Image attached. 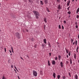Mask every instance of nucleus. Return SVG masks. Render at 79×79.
Segmentation results:
<instances>
[{
    "label": "nucleus",
    "mask_w": 79,
    "mask_h": 79,
    "mask_svg": "<svg viewBox=\"0 0 79 79\" xmlns=\"http://www.w3.org/2000/svg\"><path fill=\"white\" fill-rule=\"evenodd\" d=\"M57 79H60V75H58L57 76Z\"/></svg>",
    "instance_id": "412c9836"
},
{
    "label": "nucleus",
    "mask_w": 79,
    "mask_h": 79,
    "mask_svg": "<svg viewBox=\"0 0 79 79\" xmlns=\"http://www.w3.org/2000/svg\"><path fill=\"white\" fill-rule=\"evenodd\" d=\"M55 63H56L55 61L52 60V64L55 65Z\"/></svg>",
    "instance_id": "f8f14e48"
},
{
    "label": "nucleus",
    "mask_w": 79,
    "mask_h": 79,
    "mask_svg": "<svg viewBox=\"0 0 79 79\" xmlns=\"http://www.w3.org/2000/svg\"><path fill=\"white\" fill-rule=\"evenodd\" d=\"M33 13H34V14L35 15V16H39V15H39V12L35 10H34L33 11Z\"/></svg>",
    "instance_id": "7ed1b4c3"
},
{
    "label": "nucleus",
    "mask_w": 79,
    "mask_h": 79,
    "mask_svg": "<svg viewBox=\"0 0 79 79\" xmlns=\"http://www.w3.org/2000/svg\"><path fill=\"white\" fill-rule=\"evenodd\" d=\"M79 49V47L78 46L77 47V49H76V51L77 53L78 52V49Z\"/></svg>",
    "instance_id": "6ab92c4d"
},
{
    "label": "nucleus",
    "mask_w": 79,
    "mask_h": 79,
    "mask_svg": "<svg viewBox=\"0 0 79 79\" xmlns=\"http://www.w3.org/2000/svg\"><path fill=\"white\" fill-rule=\"evenodd\" d=\"M70 8V6H69V7L67 8V10L68 11H69V8Z\"/></svg>",
    "instance_id": "7c9ffc66"
},
{
    "label": "nucleus",
    "mask_w": 79,
    "mask_h": 79,
    "mask_svg": "<svg viewBox=\"0 0 79 79\" xmlns=\"http://www.w3.org/2000/svg\"><path fill=\"white\" fill-rule=\"evenodd\" d=\"M2 79H6V78H5V76H3Z\"/></svg>",
    "instance_id": "c9c22d12"
},
{
    "label": "nucleus",
    "mask_w": 79,
    "mask_h": 79,
    "mask_svg": "<svg viewBox=\"0 0 79 79\" xmlns=\"http://www.w3.org/2000/svg\"><path fill=\"white\" fill-rule=\"evenodd\" d=\"M74 0H72V2H74Z\"/></svg>",
    "instance_id": "338daca9"
},
{
    "label": "nucleus",
    "mask_w": 79,
    "mask_h": 79,
    "mask_svg": "<svg viewBox=\"0 0 79 79\" xmlns=\"http://www.w3.org/2000/svg\"><path fill=\"white\" fill-rule=\"evenodd\" d=\"M10 55L11 56L12 55V53H11V54H10Z\"/></svg>",
    "instance_id": "69168bd1"
},
{
    "label": "nucleus",
    "mask_w": 79,
    "mask_h": 79,
    "mask_svg": "<svg viewBox=\"0 0 79 79\" xmlns=\"http://www.w3.org/2000/svg\"><path fill=\"white\" fill-rule=\"evenodd\" d=\"M49 56H51L52 53H49Z\"/></svg>",
    "instance_id": "a18cd8bd"
},
{
    "label": "nucleus",
    "mask_w": 79,
    "mask_h": 79,
    "mask_svg": "<svg viewBox=\"0 0 79 79\" xmlns=\"http://www.w3.org/2000/svg\"><path fill=\"white\" fill-rule=\"evenodd\" d=\"M48 45L49 47H51V45L50 44L49 42H48Z\"/></svg>",
    "instance_id": "b1692460"
},
{
    "label": "nucleus",
    "mask_w": 79,
    "mask_h": 79,
    "mask_svg": "<svg viewBox=\"0 0 79 79\" xmlns=\"http://www.w3.org/2000/svg\"><path fill=\"white\" fill-rule=\"evenodd\" d=\"M77 45V40H75V46H76Z\"/></svg>",
    "instance_id": "a211bd4d"
},
{
    "label": "nucleus",
    "mask_w": 79,
    "mask_h": 79,
    "mask_svg": "<svg viewBox=\"0 0 79 79\" xmlns=\"http://www.w3.org/2000/svg\"><path fill=\"white\" fill-rule=\"evenodd\" d=\"M20 58H21V59H22V60H24L21 57H20Z\"/></svg>",
    "instance_id": "864d4df0"
},
{
    "label": "nucleus",
    "mask_w": 79,
    "mask_h": 79,
    "mask_svg": "<svg viewBox=\"0 0 79 79\" xmlns=\"http://www.w3.org/2000/svg\"><path fill=\"white\" fill-rule=\"evenodd\" d=\"M58 56L59 58V60H61V56L59 55Z\"/></svg>",
    "instance_id": "f3484780"
},
{
    "label": "nucleus",
    "mask_w": 79,
    "mask_h": 79,
    "mask_svg": "<svg viewBox=\"0 0 79 79\" xmlns=\"http://www.w3.org/2000/svg\"><path fill=\"white\" fill-rule=\"evenodd\" d=\"M77 56H76V53L74 54V58L75 59V60L76 59V57Z\"/></svg>",
    "instance_id": "9d476101"
},
{
    "label": "nucleus",
    "mask_w": 79,
    "mask_h": 79,
    "mask_svg": "<svg viewBox=\"0 0 79 79\" xmlns=\"http://www.w3.org/2000/svg\"><path fill=\"white\" fill-rule=\"evenodd\" d=\"M67 13L69 15H71V11H69Z\"/></svg>",
    "instance_id": "cd10ccee"
},
{
    "label": "nucleus",
    "mask_w": 79,
    "mask_h": 79,
    "mask_svg": "<svg viewBox=\"0 0 79 79\" xmlns=\"http://www.w3.org/2000/svg\"><path fill=\"white\" fill-rule=\"evenodd\" d=\"M53 76L54 77V78L55 79V78L56 77V74L55 73H54L53 74Z\"/></svg>",
    "instance_id": "6e6552de"
},
{
    "label": "nucleus",
    "mask_w": 79,
    "mask_h": 79,
    "mask_svg": "<svg viewBox=\"0 0 79 79\" xmlns=\"http://www.w3.org/2000/svg\"><path fill=\"white\" fill-rule=\"evenodd\" d=\"M60 64L61 67L62 68H63V62H61L60 63Z\"/></svg>",
    "instance_id": "1a4fd4ad"
},
{
    "label": "nucleus",
    "mask_w": 79,
    "mask_h": 79,
    "mask_svg": "<svg viewBox=\"0 0 79 79\" xmlns=\"http://www.w3.org/2000/svg\"><path fill=\"white\" fill-rule=\"evenodd\" d=\"M44 21L45 23H47V18H44Z\"/></svg>",
    "instance_id": "9b49d317"
},
{
    "label": "nucleus",
    "mask_w": 79,
    "mask_h": 79,
    "mask_svg": "<svg viewBox=\"0 0 79 79\" xmlns=\"http://www.w3.org/2000/svg\"><path fill=\"white\" fill-rule=\"evenodd\" d=\"M70 2H71V1L70 0H69L67 2V5L68 6L69 5V4H70Z\"/></svg>",
    "instance_id": "20e7f679"
},
{
    "label": "nucleus",
    "mask_w": 79,
    "mask_h": 79,
    "mask_svg": "<svg viewBox=\"0 0 79 79\" xmlns=\"http://www.w3.org/2000/svg\"><path fill=\"white\" fill-rule=\"evenodd\" d=\"M57 8L59 10H61V5L60 4H59L58 5Z\"/></svg>",
    "instance_id": "423d86ee"
},
{
    "label": "nucleus",
    "mask_w": 79,
    "mask_h": 79,
    "mask_svg": "<svg viewBox=\"0 0 79 79\" xmlns=\"http://www.w3.org/2000/svg\"><path fill=\"white\" fill-rule=\"evenodd\" d=\"M9 52L10 53H12L11 51V50H9Z\"/></svg>",
    "instance_id": "8fccbe9b"
},
{
    "label": "nucleus",
    "mask_w": 79,
    "mask_h": 79,
    "mask_svg": "<svg viewBox=\"0 0 79 79\" xmlns=\"http://www.w3.org/2000/svg\"><path fill=\"white\" fill-rule=\"evenodd\" d=\"M48 66H50L51 65L50 63V61H49V60H48Z\"/></svg>",
    "instance_id": "aec40b11"
},
{
    "label": "nucleus",
    "mask_w": 79,
    "mask_h": 79,
    "mask_svg": "<svg viewBox=\"0 0 79 79\" xmlns=\"http://www.w3.org/2000/svg\"><path fill=\"white\" fill-rule=\"evenodd\" d=\"M42 46L43 47V49H44V44H42Z\"/></svg>",
    "instance_id": "bb28decb"
},
{
    "label": "nucleus",
    "mask_w": 79,
    "mask_h": 79,
    "mask_svg": "<svg viewBox=\"0 0 79 79\" xmlns=\"http://www.w3.org/2000/svg\"><path fill=\"white\" fill-rule=\"evenodd\" d=\"M64 1L65 2H66V0H64Z\"/></svg>",
    "instance_id": "0e129e2a"
},
{
    "label": "nucleus",
    "mask_w": 79,
    "mask_h": 79,
    "mask_svg": "<svg viewBox=\"0 0 79 79\" xmlns=\"http://www.w3.org/2000/svg\"><path fill=\"white\" fill-rule=\"evenodd\" d=\"M67 57L68 58H69V56H68V54L67 55Z\"/></svg>",
    "instance_id": "603ef678"
},
{
    "label": "nucleus",
    "mask_w": 79,
    "mask_h": 79,
    "mask_svg": "<svg viewBox=\"0 0 79 79\" xmlns=\"http://www.w3.org/2000/svg\"><path fill=\"white\" fill-rule=\"evenodd\" d=\"M59 28L60 29H61V26H60V25H59Z\"/></svg>",
    "instance_id": "e433bc0d"
},
{
    "label": "nucleus",
    "mask_w": 79,
    "mask_h": 79,
    "mask_svg": "<svg viewBox=\"0 0 79 79\" xmlns=\"http://www.w3.org/2000/svg\"><path fill=\"white\" fill-rule=\"evenodd\" d=\"M44 3L45 4H47L48 3V0H44Z\"/></svg>",
    "instance_id": "4468645a"
},
{
    "label": "nucleus",
    "mask_w": 79,
    "mask_h": 79,
    "mask_svg": "<svg viewBox=\"0 0 79 79\" xmlns=\"http://www.w3.org/2000/svg\"><path fill=\"white\" fill-rule=\"evenodd\" d=\"M45 44H47V40H46V39H44L43 40Z\"/></svg>",
    "instance_id": "0eeeda50"
},
{
    "label": "nucleus",
    "mask_w": 79,
    "mask_h": 79,
    "mask_svg": "<svg viewBox=\"0 0 79 79\" xmlns=\"http://www.w3.org/2000/svg\"><path fill=\"white\" fill-rule=\"evenodd\" d=\"M16 36L18 39H20V35L18 32H17L15 34Z\"/></svg>",
    "instance_id": "f03ea898"
},
{
    "label": "nucleus",
    "mask_w": 79,
    "mask_h": 79,
    "mask_svg": "<svg viewBox=\"0 0 79 79\" xmlns=\"http://www.w3.org/2000/svg\"><path fill=\"white\" fill-rule=\"evenodd\" d=\"M47 11H48V12H50V11L49 10H48V9L47 10Z\"/></svg>",
    "instance_id": "de8ad7c7"
},
{
    "label": "nucleus",
    "mask_w": 79,
    "mask_h": 79,
    "mask_svg": "<svg viewBox=\"0 0 79 79\" xmlns=\"http://www.w3.org/2000/svg\"><path fill=\"white\" fill-rule=\"evenodd\" d=\"M76 27L77 29H78V25H76Z\"/></svg>",
    "instance_id": "ea45409f"
},
{
    "label": "nucleus",
    "mask_w": 79,
    "mask_h": 79,
    "mask_svg": "<svg viewBox=\"0 0 79 79\" xmlns=\"http://www.w3.org/2000/svg\"><path fill=\"white\" fill-rule=\"evenodd\" d=\"M29 2H32V1L30 0H29Z\"/></svg>",
    "instance_id": "052dcab7"
},
{
    "label": "nucleus",
    "mask_w": 79,
    "mask_h": 79,
    "mask_svg": "<svg viewBox=\"0 0 79 79\" xmlns=\"http://www.w3.org/2000/svg\"><path fill=\"white\" fill-rule=\"evenodd\" d=\"M70 17H71V15H70L69 16V18H70Z\"/></svg>",
    "instance_id": "e2e57ef3"
},
{
    "label": "nucleus",
    "mask_w": 79,
    "mask_h": 79,
    "mask_svg": "<svg viewBox=\"0 0 79 79\" xmlns=\"http://www.w3.org/2000/svg\"><path fill=\"white\" fill-rule=\"evenodd\" d=\"M69 56H71V52L69 51V53H68Z\"/></svg>",
    "instance_id": "c85d7f7f"
},
{
    "label": "nucleus",
    "mask_w": 79,
    "mask_h": 79,
    "mask_svg": "<svg viewBox=\"0 0 79 79\" xmlns=\"http://www.w3.org/2000/svg\"><path fill=\"white\" fill-rule=\"evenodd\" d=\"M14 71H15V73H16V70H15V69H14Z\"/></svg>",
    "instance_id": "bf43d9fd"
},
{
    "label": "nucleus",
    "mask_w": 79,
    "mask_h": 79,
    "mask_svg": "<svg viewBox=\"0 0 79 79\" xmlns=\"http://www.w3.org/2000/svg\"><path fill=\"white\" fill-rule=\"evenodd\" d=\"M14 66H15V69H16V70H17V71H18V69H17V68H16V66H15V65Z\"/></svg>",
    "instance_id": "72a5a7b5"
},
{
    "label": "nucleus",
    "mask_w": 79,
    "mask_h": 79,
    "mask_svg": "<svg viewBox=\"0 0 79 79\" xmlns=\"http://www.w3.org/2000/svg\"><path fill=\"white\" fill-rule=\"evenodd\" d=\"M76 2H77V0H76Z\"/></svg>",
    "instance_id": "774afa93"
},
{
    "label": "nucleus",
    "mask_w": 79,
    "mask_h": 79,
    "mask_svg": "<svg viewBox=\"0 0 79 79\" xmlns=\"http://www.w3.org/2000/svg\"><path fill=\"white\" fill-rule=\"evenodd\" d=\"M65 50L67 53H69V49H67V48H65Z\"/></svg>",
    "instance_id": "39448f33"
},
{
    "label": "nucleus",
    "mask_w": 79,
    "mask_h": 79,
    "mask_svg": "<svg viewBox=\"0 0 79 79\" xmlns=\"http://www.w3.org/2000/svg\"><path fill=\"white\" fill-rule=\"evenodd\" d=\"M78 39H79V34H78Z\"/></svg>",
    "instance_id": "6e6d98bb"
},
{
    "label": "nucleus",
    "mask_w": 79,
    "mask_h": 79,
    "mask_svg": "<svg viewBox=\"0 0 79 79\" xmlns=\"http://www.w3.org/2000/svg\"><path fill=\"white\" fill-rule=\"evenodd\" d=\"M66 63H69V62L68 61H66Z\"/></svg>",
    "instance_id": "13d9d810"
},
{
    "label": "nucleus",
    "mask_w": 79,
    "mask_h": 79,
    "mask_svg": "<svg viewBox=\"0 0 79 79\" xmlns=\"http://www.w3.org/2000/svg\"><path fill=\"white\" fill-rule=\"evenodd\" d=\"M63 23H64V24H66V22L65 20L64 21Z\"/></svg>",
    "instance_id": "4c0bfd02"
},
{
    "label": "nucleus",
    "mask_w": 79,
    "mask_h": 79,
    "mask_svg": "<svg viewBox=\"0 0 79 79\" xmlns=\"http://www.w3.org/2000/svg\"><path fill=\"white\" fill-rule=\"evenodd\" d=\"M11 68H13V65H11Z\"/></svg>",
    "instance_id": "3c124183"
},
{
    "label": "nucleus",
    "mask_w": 79,
    "mask_h": 79,
    "mask_svg": "<svg viewBox=\"0 0 79 79\" xmlns=\"http://www.w3.org/2000/svg\"><path fill=\"white\" fill-rule=\"evenodd\" d=\"M40 3H41V5H44V3L43 2V1H40Z\"/></svg>",
    "instance_id": "5701e85b"
},
{
    "label": "nucleus",
    "mask_w": 79,
    "mask_h": 79,
    "mask_svg": "<svg viewBox=\"0 0 79 79\" xmlns=\"http://www.w3.org/2000/svg\"><path fill=\"white\" fill-rule=\"evenodd\" d=\"M31 41H32V42L34 41V38H32L31 39Z\"/></svg>",
    "instance_id": "2f4dec72"
},
{
    "label": "nucleus",
    "mask_w": 79,
    "mask_h": 79,
    "mask_svg": "<svg viewBox=\"0 0 79 79\" xmlns=\"http://www.w3.org/2000/svg\"><path fill=\"white\" fill-rule=\"evenodd\" d=\"M11 49L12 50V53H14V52L13 51V47H11Z\"/></svg>",
    "instance_id": "393cba45"
},
{
    "label": "nucleus",
    "mask_w": 79,
    "mask_h": 79,
    "mask_svg": "<svg viewBox=\"0 0 79 79\" xmlns=\"http://www.w3.org/2000/svg\"><path fill=\"white\" fill-rule=\"evenodd\" d=\"M55 60H58V57H56L55 58Z\"/></svg>",
    "instance_id": "58836bf2"
},
{
    "label": "nucleus",
    "mask_w": 79,
    "mask_h": 79,
    "mask_svg": "<svg viewBox=\"0 0 79 79\" xmlns=\"http://www.w3.org/2000/svg\"><path fill=\"white\" fill-rule=\"evenodd\" d=\"M18 79H20L19 78V76H18Z\"/></svg>",
    "instance_id": "680f3d73"
},
{
    "label": "nucleus",
    "mask_w": 79,
    "mask_h": 79,
    "mask_svg": "<svg viewBox=\"0 0 79 79\" xmlns=\"http://www.w3.org/2000/svg\"><path fill=\"white\" fill-rule=\"evenodd\" d=\"M14 66H15V69H16V70H17V71H18V69H17V68H16V66H15V65Z\"/></svg>",
    "instance_id": "f704fd0d"
},
{
    "label": "nucleus",
    "mask_w": 79,
    "mask_h": 79,
    "mask_svg": "<svg viewBox=\"0 0 79 79\" xmlns=\"http://www.w3.org/2000/svg\"><path fill=\"white\" fill-rule=\"evenodd\" d=\"M33 75L35 76V77H37V72L35 70H33Z\"/></svg>",
    "instance_id": "f257e3e1"
},
{
    "label": "nucleus",
    "mask_w": 79,
    "mask_h": 79,
    "mask_svg": "<svg viewBox=\"0 0 79 79\" xmlns=\"http://www.w3.org/2000/svg\"><path fill=\"white\" fill-rule=\"evenodd\" d=\"M75 24L76 25V26L77 25V21H76Z\"/></svg>",
    "instance_id": "473e14b6"
},
{
    "label": "nucleus",
    "mask_w": 79,
    "mask_h": 79,
    "mask_svg": "<svg viewBox=\"0 0 79 79\" xmlns=\"http://www.w3.org/2000/svg\"><path fill=\"white\" fill-rule=\"evenodd\" d=\"M75 77L76 79H78V76L77 74L75 75Z\"/></svg>",
    "instance_id": "2eb2a0df"
},
{
    "label": "nucleus",
    "mask_w": 79,
    "mask_h": 79,
    "mask_svg": "<svg viewBox=\"0 0 79 79\" xmlns=\"http://www.w3.org/2000/svg\"><path fill=\"white\" fill-rule=\"evenodd\" d=\"M62 29H64V27L63 25H62Z\"/></svg>",
    "instance_id": "37998d69"
},
{
    "label": "nucleus",
    "mask_w": 79,
    "mask_h": 79,
    "mask_svg": "<svg viewBox=\"0 0 79 79\" xmlns=\"http://www.w3.org/2000/svg\"><path fill=\"white\" fill-rule=\"evenodd\" d=\"M4 50H5V52H6V48H4Z\"/></svg>",
    "instance_id": "79ce46f5"
},
{
    "label": "nucleus",
    "mask_w": 79,
    "mask_h": 79,
    "mask_svg": "<svg viewBox=\"0 0 79 79\" xmlns=\"http://www.w3.org/2000/svg\"><path fill=\"white\" fill-rule=\"evenodd\" d=\"M79 12V7L77 8L76 11V13L77 14Z\"/></svg>",
    "instance_id": "ddd939ff"
},
{
    "label": "nucleus",
    "mask_w": 79,
    "mask_h": 79,
    "mask_svg": "<svg viewBox=\"0 0 79 79\" xmlns=\"http://www.w3.org/2000/svg\"><path fill=\"white\" fill-rule=\"evenodd\" d=\"M71 44H73V41H74V40L73 39H71Z\"/></svg>",
    "instance_id": "4be33fe9"
},
{
    "label": "nucleus",
    "mask_w": 79,
    "mask_h": 79,
    "mask_svg": "<svg viewBox=\"0 0 79 79\" xmlns=\"http://www.w3.org/2000/svg\"><path fill=\"white\" fill-rule=\"evenodd\" d=\"M26 31L27 32H28V30L26 29Z\"/></svg>",
    "instance_id": "4d7b16f0"
},
{
    "label": "nucleus",
    "mask_w": 79,
    "mask_h": 79,
    "mask_svg": "<svg viewBox=\"0 0 79 79\" xmlns=\"http://www.w3.org/2000/svg\"><path fill=\"white\" fill-rule=\"evenodd\" d=\"M57 2H59V3H60V0H56Z\"/></svg>",
    "instance_id": "a19ab883"
},
{
    "label": "nucleus",
    "mask_w": 79,
    "mask_h": 79,
    "mask_svg": "<svg viewBox=\"0 0 79 79\" xmlns=\"http://www.w3.org/2000/svg\"><path fill=\"white\" fill-rule=\"evenodd\" d=\"M70 64H72V59L71 58H70V60H69Z\"/></svg>",
    "instance_id": "dca6fc26"
},
{
    "label": "nucleus",
    "mask_w": 79,
    "mask_h": 79,
    "mask_svg": "<svg viewBox=\"0 0 79 79\" xmlns=\"http://www.w3.org/2000/svg\"><path fill=\"white\" fill-rule=\"evenodd\" d=\"M75 44V42H74L73 43V45H74Z\"/></svg>",
    "instance_id": "5fc2aeb1"
},
{
    "label": "nucleus",
    "mask_w": 79,
    "mask_h": 79,
    "mask_svg": "<svg viewBox=\"0 0 79 79\" xmlns=\"http://www.w3.org/2000/svg\"><path fill=\"white\" fill-rule=\"evenodd\" d=\"M36 2H39V0H35Z\"/></svg>",
    "instance_id": "49530a36"
},
{
    "label": "nucleus",
    "mask_w": 79,
    "mask_h": 79,
    "mask_svg": "<svg viewBox=\"0 0 79 79\" xmlns=\"http://www.w3.org/2000/svg\"><path fill=\"white\" fill-rule=\"evenodd\" d=\"M26 56H27L29 58V56L28 55H26Z\"/></svg>",
    "instance_id": "09e8293b"
},
{
    "label": "nucleus",
    "mask_w": 79,
    "mask_h": 79,
    "mask_svg": "<svg viewBox=\"0 0 79 79\" xmlns=\"http://www.w3.org/2000/svg\"><path fill=\"white\" fill-rule=\"evenodd\" d=\"M76 18L77 19H78V18H79V15H77Z\"/></svg>",
    "instance_id": "c756f323"
},
{
    "label": "nucleus",
    "mask_w": 79,
    "mask_h": 79,
    "mask_svg": "<svg viewBox=\"0 0 79 79\" xmlns=\"http://www.w3.org/2000/svg\"><path fill=\"white\" fill-rule=\"evenodd\" d=\"M39 16H36V18L37 19H39Z\"/></svg>",
    "instance_id": "c03bdc74"
},
{
    "label": "nucleus",
    "mask_w": 79,
    "mask_h": 79,
    "mask_svg": "<svg viewBox=\"0 0 79 79\" xmlns=\"http://www.w3.org/2000/svg\"><path fill=\"white\" fill-rule=\"evenodd\" d=\"M62 78L63 79H66V77H65V76H64L63 77H62Z\"/></svg>",
    "instance_id": "a878e982"
}]
</instances>
